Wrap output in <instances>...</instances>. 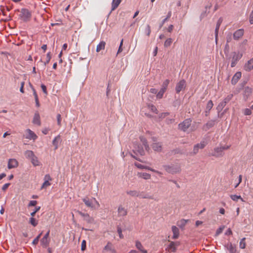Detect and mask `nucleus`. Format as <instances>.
<instances>
[{
  "mask_svg": "<svg viewBox=\"0 0 253 253\" xmlns=\"http://www.w3.org/2000/svg\"><path fill=\"white\" fill-rule=\"evenodd\" d=\"M242 56L243 53L242 51H236L231 52L227 58V60L230 62L231 67L232 68L234 67Z\"/></svg>",
  "mask_w": 253,
  "mask_h": 253,
  "instance_id": "1",
  "label": "nucleus"
},
{
  "mask_svg": "<svg viewBox=\"0 0 253 253\" xmlns=\"http://www.w3.org/2000/svg\"><path fill=\"white\" fill-rule=\"evenodd\" d=\"M83 201L86 207L91 209L96 210L100 207L99 202L95 198L85 197L83 199Z\"/></svg>",
  "mask_w": 253,
  "mask_h": 253,
  "instance_id": "2",
  "label": "nucleus"
},
{
  "mask_svg": "<svg viewBox=\"0 0 253 253\" xmlns=\"http://www.w3.org/2000/svg\"><path fill=\"white\" fill-rule=\"evenodd\" d=\"M163 167L167 172L171 174L179 172L181 170L180 166L178 165H165Z\"/></svg>",
  "mask_w": 253,
  "mask_h": 253,
  "instance_id": "3",
  "label": "nucleus"
},
{
  "mask_svg": "<svg viewBox=\"0 0 253 253\" xmlns=\"http://www.w3.org/2000/svg\"><path fill=\"white\" fill-rule=\"evenodd\" d=\"M31 15V12L28 9L22 8L19 17L23 21L27 22L30 20Z\"/></svg>",
  "mask_w": 253,
  "mask_h": 253,
  "instance_id": "4",
  "label": "nucleus"
},
{
  "mask_svg": "<svg viewBox=\"0 0 253 253\" xmlns=\"http://www.w3.org/2000/svg\"><path fill=\"white\" fill-rule=\"evenodd\" d=\"M191 122L190 119H185L178 125V128L183 131H186L191 126Z\"/></svg>",
  "mask_w": 253,
  "mask_h": 253,
  "instance_id": "5",
  "label": "nucleus"
},
{
  "mask_svg": "<svg viewBox=\"0 0 253 253\" xmlns=\"http://www.w3.org/2000/svg\"><path fill=\"white\" fill-rule=\"evenodd\" d=\"M206 145L207 143L204 141H201L200 143L195 145L191 154L193 155H196L198 153L199 149H203Z\"/></svg>",
  "mask_w": 253,
  "mask_h": 253,
  "instance_id": "6",
  "label": "nucleus"
},
{
  "mask_svg": "<svg viewBox=\"0 0 253 253\" xmlns=\"http://www.w3.org/2000/svg\"><path fill=\"white\" fill-rule=\"evenodd\" d=\"M78 212L81 216L83 217L84 220L88 223L92 224L94 223V218L90 216L88 213H85L81 211H78Z\"/></svg>",
  "mask_w": 253,
  "mask_h": 253,
  "instance_id": "7",
  "label": "nucleus"
},
{
  "mask_svg": "<svg viewBox=\"0 0 253 253\" xmlns=\"http://www.w3.org/2000/svg\"><path fill=\"white\" fill-rule=\"evenodd\" d=\"M43 179L44 182L41 186V189H46L47 187L51 185L50 181L52 180V178L49 174H45Z\"/></svg>",
  "mask_w": 253,
  "mask_h": 253,
  "instance_id": "8",
  "label": "nucleus"
},
{
  "mask_svg": "<svg viewBox=\"0 0 253 253\" xmlns=\"http://www.w3.org/2000/svg\"><path fill=\"white\" fill-rule=\"evenodd\" d=\"M25 137L30 140H35L37 138V135L31 129H27L26 130V135Z\"/></svg>",
  "mask_w": 253,
  "mask_h": 253,
  "instance_id": "9",
  "label": "nucleus"
},
{
  "mask_svg": "<svg viewBox=\"0 0 253 253\" xmlns=\"http://www.w3.org/2000/svg\"><path fill=\"white\" fill-rule=\"evenodd\" d=\"M153 140L154 143L152 145V148L155 151L160 152L162 149V145L160 142H157L156 138L153 137Z\"/></svg>",
  "mask_w": 253,
  "mask_h": 253,
  "instance_id": "10",
  "label": "nucleus"
},
{
  "mask_svg": "<svg viewBox=\"0 0 253 253\" xmlns=\"http://www.w3.org/2000/svg\"><path fill=\"white\" fill-rule=\"evenodd\" d=\"M186 86V82L184 80L179 81L176 84L175 90L176 93H179L181 90L184 89Z\"/></svg>",
  "mask_w": 253,
  "mask_h": 253,
  "instance_id": "11",
  "label": "nucleus"
},
{
  "mask_svg": "<svg viewBox=\"0 0 253 253\" xmlns=\"http://www.w3.org/2000/svg\"><path fill=\"white\" fill-rule=\"evenodd\" d=\"M18 162L15 159H9L8 161L7 168L8 169L16 168L18 166Z\"/></svg>",
  "mask_w": 253,
  "mask_h": 253,
  "instance_id": "12",
  "label": "nucleus"
},
{
  "mask_svg": "<svg viewBox=\"0 0 253 253\" xmlns=\"http://www.w3.org/2000/svg\"><path fill=\"white\" fill-rule=\"evenodd\" d=\"M127 210L123 206L120 205L118 208V216L120 217H123L126 215Z\"/></svg>",
  "mask_w": 253,
  "mask_h": 253,
  "instance_id": "13",
  "label": "nucleus"
},
{
  "mask_svg": "<svg viewBox=\"0 0 253 253\" xmlns=\"http://www.w3.org/2000/svg\"><path fill=\"white\" fill-rule=\"evenodd\" d=\"M133 152L136 154L138 153L140 155H143L144 154V150L143 147L137 144H134Z\"/></svg>",
  "mask_w": 253,
  "mask_h": 253,
  "instance_id": "14",
  "label": "nucleus"
},
{
  "mask_svg": "<svg viewBox=\"0 0 253 253\" xmlns=\"http://www.w3.org/2000/svg\"><path fill=\"white\" fill-rule=\"evenodd\" d=\"M134 165L138 168L139 169H148L149 170H150L151 171H153V172H156L159 174H162V173L158 170H156L154 169H153L152 168L149 167H148V166H144V165H142L140 164H139V163H135L134 164Z\"/></svg>",
  "mask_w": 253,
  "mask_h": 253,
  "instance_id": "15",
  "label": "nucleus"
},
{
  "mask_svg": "<svg viewBox=\"0 0 253 253\" xmlns=\"http://www.w3.org/2000/svg\"><path fill=\"white\" fill-rule=\"evenodd\" d=\"M225 248L229 251V253H236V246L229 242L224 246Z\"/></svg>",
  "mask_w": 253,
  "mask_h": 253,
  "instance_id": "16",
  "label": "nucleus"
},
{
  "mask_svg": "<svg viewBox=\"0 0 253 253\" xmlns=\"http://www.w3.org/2000/svg\"><path fill=\"white\" fill-rule=\"evenodd\" d=\"M179 245L178 242H171L168 246L166 250L168 252H174L176 250L177 246Z\"/></svg>",
  "mask_w": 253,
  "mask_h": 253,
  "instance_id": "17",
  "label": "nucleus"
},
{
  "mask_svg": "<svg viewBox=\"0 0 253 253\" xmlns=\"http://www.w3.org/2000/svg\"><path fill=\"white\" fill-rule=\"evenodd\" d=\"M244 31L242 29H239L235 31L233 34V38L235 40H238L241 38L244 35Z\"/></svg>",
  "mask_w": 253,
  "mask_h": 253,
  "instance_id": "18",
  "label": "nucleus"
},
{
  "mask_svg": "<svg viewBox=\"0 0 253 253\" xmlns=\"http://www.w3.org/2000/svg\"><path fill=\"white\" fill-rule=\"evenodd\" d=\"M242 73L241 72H236L233 76L231 80V84H235L238 82L239 80L241 78Z\"/></svg>",
  "mask_w": 253,
  "mask_h": 253,
  "instance_id": "19",
  "label": "nucleus"
},
{
  "mask_svg": "<svg viewBox=\"0 0 253 253\" xmlns=\"http://www.w3.org/2000/svg\"><path fill=\"white\" fill-rule=\"evenodd\" d=\"M223 155V153L221 149L219 147L215 148L213 152L211 154V156H215L216 157L222 156Z\"/></svg>",
  "mask_w": 253,
  "mask_h": 253,
  "instance_id": "20",
  "label": "nucleus"
},
{
  "mask_svg": "<svg viewBox=\"0 0 253 253\" xmlns=\"http://www.w3.org/2000/svg\"><path fill=\"white\" fill-rule=\"evenodd\" d=\"M61 139L59 135L56 136L52 141V144L54 146V149H58L59 144L60 143Z\"/></svg>",
  "mask_w": 253,
  "mask_h": 253,
  "instance_id": "21",
  "label": "nucleus"
},
{
  "mask_svg": "<svg viewBox=\"0 0 253 253\" xmlns=\"http://www.w3.org/2000/svg\"><path fill=\"white\" fill-rule=\"evenodd\" d=\"M222 22V18H220L216 23V28L215 29V42H217V37H218V30L219 29V27L221 25V24Z\"/></svg>",
  "mask_w": 253,
  "mask_h": 253,
  "instance_id": "22",
  "label": "nucleus"
},
{
  "mask_svg": "<svg viewBox=\"0 0 253 253\" xmlns=\"http://www.w3.org/2000/svg\"><path fill=\"white\" fill-rule=\"evenodd\" d=\"M252 93V88L249 86H246L244 88V96L245 99H247L251 95Z\"/></svg>",
  "mask_w": 253,
  "mask_h": 253,
  "instance_id": "23",
  "label": "nucleus"
},
{
  "mask_svg": "<svg viewBox=\"0 0 253 253\" xmlns=\"http://www.w3.org/2000/svg\"><path fill=\"white\" fill-rule=\"evenodd\" d=\"M252 69H253V58L249 60L244 66V69L246 71H250Z\"/></svg>",
  "mask_w": 253,
  "mask_h": 253,
  "instance_id": "24",
  "label": "nucleus"
},
{
  "mask_svg": "<svg viewBox=\"0 0 253 253\" xmlns=\"http://www.w3.org/2000/svg\"><path fill=\"white\" fill-rule=\"evenodd\" d=\"M33 123L34 124L37 125L38 126H40L41 125L40 116L38 112H36L35 113L33 120Z\"/></svg>",
  "mask_w": 253,
  "mask_h": 253,
  "instance_id": "25",
  "label": "nucleus"
},
{
  "mask_svg": "<svg viewBox=\"0 0 253 253\" xmlns=\"http://www.w3.org/2000/svg\"><path fill=\"white\" fill-rule=\"evenodd\" d=\"M171 230L173 233L172 239H176L179 237V229L175 226H172L171 227Z\"/></svg>",
  "mask_w": 253,
  "mask_h": 253,
  "instance_id": "26",
  "label": "nucleus"
},
{
  "mask_svg": "<svg viewBox=\"0 0 253 253\" xmlns=\"http://www.w3.org/2000/svg\"><path fill=\"white\" fill-rule=\"evenodd\" d=\"M137 176L145 180L151 178V174L146 172H138Z\"/></svg>",
  "mask_w": 253,
  "mask_h": 253,
  "instance_id": "27",
  "label": "nucleus"
},
{
  "mask_svg": "<svg viewBox=\"0 0 253 253\" xmlns=\"http://www.w3.org/2000/svg\"><path fill=\"white\" fill-rule=\"evenodd\" d=\"M126 194L132 197H140V192L137 190H129L126 191Z\"/></svg>",
  "mask_w": 253,
  "mask_h": 253,
  "instance_id": "28",
  "label": "nucleus"
},
{
  "mask_svg": "<svg viewBox=\"0 0 253 253\" xmlns=\"http://www.w3.org/2000/svg\"><path fill=\"white\" fill-rule=\"evenodd\" d=\"M135 247L138 250L140 251L142 253H147L146 250L143 249V246H142L141 243L139 241H137L135 242Z\"/></svg>",
  "mask_w": 253,
  "mask_h": 253,
  "instance_id": "29",
  "label": "nucleus"
},
{
  "mask_svg": "<svg viewBox=\"0 0 253 253\" xmlns=\"http://www.w3.org/2000/svg\"><path fill=\"white\" fill-rule=\"evenodd\" d=\"M140 139L141 143L144 145L145 150L146 151H148L150 150V148L149 147V145L148 144L147 141L146 139H145V138H144L143 136H140Z\"/></svg>",
  "mask_w": 253,
  "mask_h": 253,
  "instance_id": "30",
  "label": "nucleus"
},
{
  "mask_svg": "<svg viewBox=\"0 0 253 253\" xmlns=\"http://www.w3.org/2000/svg\"><path fill=\"white\" fill-rule=\"evenodd\" d=\"M106 45V43L104 41H101L99 42V43L97 45L96 47V51L97 52H99L101 50H103L105 48Z\"/></svg>",
  "mask_w": 253,
  "mask_h": 253,
  "instance_id": "31",
  "label": "nucleus"
},
{
  "mask_svg": "<svg viewBox=\"0 0 253 253\" xmlns=\"http://www.w3.org/2000/svg\"><path fill=\"white\" fill-rule=\"evenodd\" d=\"M122 0H113L112 2V11L114 10L120 4Z\"/></svg>",
  "mask_w": 253,
  "mask_h": 253,
  "instance_id": "32",
  "label": "nucleus"
},
{
  "mask_svg": "<svg viewBox=\"0 0 253 253\" xmlns=\"http://www.w3.org/2000/svg\"><path fill=\"white\" fill-rule=\"evenodd\" d=\"M213 106V104L212 103V101L211 100H210L208 101L207 106H206V114L209 113L210 110L212 108ZM207 114H206L207 115Z\"/></svg>",
  "mask_w": 253,
  "mask_h": 253,
  "instance_id": "33",
  "label": "nucleus"
},
{
  "mask_svg": "<svg viewBox=\"0 0 253 253\" xmlns=\"http://www.w3.org/2000/svg\"><path fill=\"white\" fill-rule=\"evenodd\" d=\"M25 156L27 159L31 160L35 155L32 151L27 150L25 152Z\"/></svg>",
  "mask_w": 253,
  "mask_h": 253,
  "instance_id": "34",
  "label": "nucleus"
},
{
  "mask_svg": "<svg viewBox=\"0 0 253 253\" xmlns=\"http://www.w3.org/2000/svg\"><path fill=\"white\" fill-rule=\"evenodd\" d=\"M31 163L34 166H38L40 165V162H39L37 157L36 156H34L31 159Z\"/></svg>",
  "mask_w": 253,
  "mask_h": 253,
  "instance_id": "35",
  "label": "nucleus"
},
{
  "mask_svg": "<svg viewBox=\"0 0 253 253\" xmlns=\"http://www.w3.org/2000/svg\"><path fill=\"white\" fill-rule=\"evenodd\" d=\"M188 221V220L182 219L178 222L177 225L180 228H183Z\"/></svg>",
  "mask_w": 253,
  "mask_h": 253,
  "instance_id": "36",
  "label": "nucleus"
},
{
  "mask_svg": "<svg viewBox=\"0 0 253 253\" xmlns=\"http://www.w3.org/2000/svg\"><path fill=\"white\" fill-rule=\"evenodd\" d=\"M41 243L43 247L46 248L49 243V240L47 238H42L41 240Z\"/></svg>",
  "mask_w": 253,
  "mask_h": 253,
  "instance_id": "37",
  "label": "nucleus"
},
{
  "mask_svg": "<svg viewBox=\"0 0 253 253\" xmlns=\"http://www.w3.org/2000/svg\"><path fill=\"white\" fill-rule=\"evenodd\" d=\"M230 198L233 201L235 202H237L238 200H241L242 202H245L241 196H238L237 195H231Z\"/></svg>",
  "mask_w": 253,
  "mask_h": 253,
  "instance_id": "38",
  "label": "nucleus"
},
{
  "mask_svg": "<svg viewBox=\"0 0 253 253\" xmlns=\"http://www.w3.org/2000/svg\"><path fill=\"white\" fill-rule=\"evenodd\" d=\"M245 240H246V238H243L240 241L239 247L242 249H244L246 248V243Z\"/></svg>",
  "mask_w": 253,
  "mask_h": 253,
  "instance_id": "39",
  "label": "nucleus"
},
{
  "mask_svg": "<svg viewBox=\"0 0 253 253\" xmlns=\"http://www.w3.org/2000/svg\"><path fill=\"white\" fill-rule=\"evenodd\" d=\"M171 15V11H169L168 13V15L167 16V17L166 18H165L162 22V23L160 24V28H161L162 27V26H163L164 24L168 20V19L170 17Z\"/></svg>",
  "mask_w": 253,
  "mask_h": 253,
  "instance_id": "40",
  "label": "nucleus"
},
{
  "mask_svg": "<svg viewBox=\"0 0 253 253\" xmlns=\"http://www.w3.org/2000/svg\"><path fill=\"white\" fill-rule=\"evenodd\" d=\"M112 244L110 242H108L107 245L104 247L103 249V252L111 251L112 250Z\"/></svg>",
  "mask_w": 253,
  "mask_h": 253,
  "instance_id": "41",
  "label": "nucleus"
},
{
  "mask_svg": "<svg viewBox=\"0 0 253 253\" xmlns=\"http://www.w3.org/2000/svg\"><path fill=\"white\" fill-rule=\"evenodd\" d=\"M166 91V90L161 88L160 90L158 92H157V97L159 99L162 98Z\"/></svg>",
  "mask_w": 253,
  "mask_h": 253,
  "instance_id": "42",
  "label": "nucleus"
},
{
  "mask_svg": "<svg viewBox=\"0 0 253 253\" xmlns=\"http://www.w3.org/2000/svg\"><path fill=\"white\" fill-rule=\"evenodd\" d=\"M29 222L34 227L36 226L38 223V221L33 216L30 218Z\"/></svg>",
  "mask_w": 253,
  "mask_h": 253,
  "instance_id": "43",
  "label": "nucleus"
},
{
  "mask_svg": "<svg viewBox=\"0 0 253 253\" xmlns=\"http://www.w3.org/2000/svg\"><path fill=\"white\" fill-rule=\"evenodd\" d=\"M172 42V40L171 38L168 39L164 43V46L166 47H169Z\"/></svg>",
  "mask_w": 253,
  "mask_h": 253,
  "instance_id": "44",
  "label": "nucleus"
},
{
  "mask_svg": "<svg viewBox=\"0 0 253 253\" xmlns=\"http://www.w3.org/2000/svg\"><path fill=\"white\" fill-rule=\"evenodd\" d=\"M169 83V80L168 79L166 80L162 84V88L166 90Z\"/></svg>",
  "mask_w": 253,
  "mask_h": 253,
  "instance_id": "45",
  "label": "nucleus"
},
{
  "mask_svg": "<svg viewBox=\"0 0 253 253\" xmlns=\"http://www.w3.org/2000/svg\"><path fill=\"white\" fill-rule=\"evenodd\" d=\"M139 198L143 199H153V197L148 194H144L143 192H140V197Z\"/></svg>",
  "mask_w": 253,
  "mask_h": 253,
  "instance_id": "46",
  "label": "nucleus"
},
{
  "mask_svg": "<svg viewBox=\"0 0 253 253\" xmlns=\"http://www.w3.org/2000/svg\"><path fill=\"white\" fill-rule=\"evenodd\" d=\"M226 102L223 101L219 104L217 107V109L218 111H220L226 105Z\"/></svg>",
  "mask_w": 253,
  "mask_h": 253,
  "instance_id": "47",
  "label": "nucleus"
},
{
  "mask_svg": "<svg viewBox=\"0 0 253 253\" xmlns=\"http://www.w3.org/2000/svg\"><path fill=\"white\" fill-rule=\"evenodd\" d=\"M42 234V232H41L33 241V242H32V244L33 245H37L38 244L39 241V239L41 236Z\"/></svg>",
  "mask_w": 253,
  "mask_h": 253,
  "instance_id": "48",
  "label": "nucleus"
},
{
  "mask_svg": "<svg viewBox=\"0 0 253 253\" xmlns=\"http://www.w3.org/2000/svg\"><path fill=\"white\" fill-rule=\"evenodd\" d=\"M51 55L50 52H48L46 54V61L44 63V65H46L47 64L49 63L51 59Z\"/></svg>",
  "mask_w": 253,
  "mask_h": 253,
  "instance_id": "49",
  "label": "nucleus"
},
{
  "mask_svg": "<svg viewBox=\"0 0 253 253\" xmlns=\"http://www.w3.org/2000/svg\"><path fill=\"white\" fill-rule=\"evenodd\" d=\"M224 228V226H222L220 227L219 228H218L216 231L215 235L216 236H218L220 233H221L223 231Z\"/></svg>",
  "mask_w": 253,
  "mask_h": 253,
  "instance_id": "50",
  "label": "nucleus"
},
{
  "mask_svg": "<svg viewBox=\"0 0 253 253\" xmlns=\"http://www.w3.org/2000/svg\"><path fill=\"white\" fill-rule=\"evenodd\" d=\"M145 32L146 33V35L148 36H150V34L151 33V27H150V25H147L146 29H145Z\"/></svg>",
  "mask_w": 253,
  "mask_h": 253,
  "instance_id": "51",
  "label": "nucleus"
},
{
  "mask_svg": "<svg viewBox=\"0 0 253 253\" xmlns=\"http://www.w3.org/2000/svg\"><path fill=\"white\" fill-rule=\"evenodd\" d=\"M117 232L119 235V237L121 239H123L124 238V236L122 234V230L121 227H118L117 228Z\"/></svg>",
  "mask_w": 253,
  "mask_h": 253,
  "instance_id": "52",
  "label": "nucleus"
},
{
  "mask_svg": "<svg viewBox=\"0 0 253 253\" xmlns=\"http://www.w3.org/2000/svg\"><path fill=\"white\" fill-rule=\"evenodd\" d=\"M244 114L245 115H250L252 114L251 109L246 108L244 110Z\"/></svg>",
  "mask_w": 253,
  "mask_h": 253,
  "instance_id": "53",
  "label": "nucleus"
},
{
  "mask_svg": "<svg viewBox=\"0 0 253 253\" xmlns=\"http://www.w3.org/2000/svg\"><path fill=\"white\" fill-rule=\"evenodd\" d=\"M57 124L59 126H61V115L58 114L57 115Z\"/></svg>",
  "mask_w": 253,
  "mask_h": 253,
  "instance_id": "54",
  "label": "nucleus"
},
{
  "mask_svg": "<svg viewBox=\"0 0 253 253\" xmlns=\"http://www.w3.org/2000/svg\"><path fill=\"white\" fill-rule=\"evenodd\" d=\"M86 249V241L83 240L82 242L81 250L82 251H84Z\"/></svg>",
  "mask_w": 253,
  "mask_h": 253,
  "instance_id": "55",
  "label": "nucleus"
},
{
  "mask_svg": "<svg viewBox=\"0 0 253 253\" xmlns=\"http://www.w3.org/2000/svg\"><path fill=\"white\" fill-rule=\"evenodd\" d=\"M233 97V95L232 94H230L229 95H228L224 100V102H226V103H227V102H228Z\"/></svg>",
  "mask_w": 253,
  "mask_h": 253,
  "instance_id": "56",
  "label": "nucleus"
},
{
  "mask_svg": "<svg viewBox=\"0 0 253 253\" xmlns=\"http://www.w3.org/2000/svg\"><path fill=\"white\" fill-rule=\"evenodd\" d=\"M40 207H37L36 208L35 210L31 213V215L34 217L37 212H38L40 210Z\"/></svg>",
  "mask_w": 253,
  "mask_h": 253,
  "instance_id": "57",
  "label": "nucleus"
},
{
  "mask_svg": "<svg viewBox=\"0 0 253 253\" xmlns=\"http://www.w3.org/2000/svg\"><path fill=\"white\" fill-rule=\"evenodd\" d=\"M32 90L33 91V95L34 96L35 101L39 100L38 96L36 92V90L35 89V88L34 87H32Z\"/></svg>",
  "mask_w": 253,
  "mask_h": 253,
  "instance_id": "58",
  "label": "nucleus"
},
{
  "mask_svg": "<svg viewBox=\"0 0 253 253\" xmlns=\"http://www.w3.org/2000/svg\"><path fill=\"white\" fill-rule=\"evenodd\" d=\"M249 21L250 24H253V10L251 12L250 17H249Z\"/></svg>",
  "mask_w": 253,
  "mask_h": 253,
  "instance_id": "59",
  "label": "nucleus"
},
{
  "mask_svg": "<svg viewBox=\"0 0 253 253\" xmlns=\"http://www.w3.org/2000/svg\"><path fill=\"white\" fill-rule=\"evenodd\" d=\"M24 84H25L24 82H22L21 83V86H20V91L21 93H24Z\"/></svg>",
  "mask_w": 253,
  "mask_h": 253,
  "instance_id": "60",
  "label": "nucleus"
},
{
  "mask_svg": "<svg viewBox=\"0 0 253 253\" xmlns=\"http://www.w3.org/2000/svg\"><path fill=\"white\" fill-rule=\"evenodd\" d=\"M150 109L151 110V111L153 112H154L156 114L158 113V111H157V108H156V107L154 105H152L150 106Z\"/></svg>",
  "mask_w": 253,
  "mask_h": 253,
  "instance_id": "61",
  "label": "nucleus"
},
{
  "mask_svg": "<svg viewBox=\"0 0 253 253\" xmlns=\"http://www.w3.org/2000/svg\"><path fill=\"white\" fill-rule=\"evenodd\" d=\"M37 204V202L36 201H31L29 204V205L28 206L29 207H31V206H35L36 205V204Z\"/></svg>",
  "mask_w": 253,
  "mask_h": 253,
  "instance_id": "62",
  "label": "nucleus"
},
{
  "mask_svg": "<svg viewBox=\"0 0 253 253\" xmlns=\"http://www.w3.org/2000/svg\"><path fill=\"white\" fill-rule=\"evenodd\" d=\"M41 88L42 89V90L43 91V92L45 94H47V90H46V87L45 85L42 84L41 85Z\"/></svg>",
  "mask_w": 253,
  "mask_h": 253,
  "instance_id": "63",
  "label": "nucleus"
},
{
  "mask_svg": "<svg viewBox=\"0 0 253 253\" xmlns=\"http://www.w3.org/2000/svg\"><path fill=\"white\" fill-rule=\"evenodd\" d=\"M9 185H10L9 183H6V184H4L2 187V190L3 191H5L6 189H7V188L8 187Z\"/></svg>",
  "mask_w": 253,
  "mask_h": 253,
  "instance_id": "64",
  "label": "nucleus"
}]
</instances>
